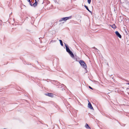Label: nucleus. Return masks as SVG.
<instances>
[{
    "label": "nucleus",
    "instance_id": "obj_29",
    "mask_svg": "<svg viewBox=\"0 0 129 129\" xmlns=\"http://www.w3.org/2000/svg\"><path fill=\"white\" fill-rule=\"evenodd\" d=\"M14 28H13V29H14Z\"/></svg>",
    "mask_w": 129,
    "mask_h": 129
},
{
    "label": "nucleus",
    "instance_id": "obj_26",
    "mask_svg": "<svg viewBox=\"0 0 129 129\" xmlns=\"http://www.w3.org/2000/svg\"><path fill=\"white\" fill-rule=\"evenodd\" d=\"M56 106H57V105H56V106L55 105V106L56 107H56Z\"/></svg>",
    "mask_w": 129,
    "mask_h": 129
},
{
    "label": "nucleus",
    "instance_id": "obj_8",
    "mask_svg": "<svg viewBox=\"0 0 129 129\" xmlns=\"http://www.w3.org/2000/svg\"><path fill=\"white\" fill-rule=\"evenodd\" d=\"M46 95L48 96L49 97H53V94L52 93H48L45 94Z\"/></svg>",
    "mask_w": 129,
    "mask_h": 129
},
{
    "label": "nucleus",
    "instance_id": "obj_24",
    "mask_svg": "<svg viewBox=\"0 0 129 129\" xmlns=\"http://www.w3.org/2000/svg\"><path fill=\"white\" fill-rule=\"evenodd\" d=\"M125 32L126 34H127V31L126 30H125Z\"/></svg>",
    "mask_w": 129,
    "mask_h": 129
},
{
    "label": "nucleus",
    "instance_id": "obj_11",
    "mask_svg": "<svg viewBox=\"0 0 129 129\" xmlns=\"http://www.w3.org/2000/svg\"><path fill=\"white\" fill-rule=\"evenodd\" d=\"M110 25L112 28L114 29H115L116 28V26L115 24H113L111 25Z\"/></svg>",
    "mask_w": 129,
    "mask_h": 129
},
{
    "label": "nucleus",
    "instance_id": "obj_6",
    "mask_svg": "<svg viewBox=\"0 0 129 129\" xmlns=\"http://www.w3.org/2000/svg\"><path fill=\"white\" fill-rule=\"evenodd\" d=\"M115 33L117 36L120 38H121V36L119 34V32L117 31H116L115 32Z\"/></svg>",
    "mask_w": 129,
    "mask_h": 129
},
{
    "label": "nucleus",
    "instance_id": "obj_13",
    "mask_svg": "<svg viewBox=\"0 0 129 129\" xmlns=\"http://www.w3.org/2000/svg\"><path fill=\"white\" fill-rule=\"evenodd\" d=\"M85 127L87 129H88L89 128V129H91L90 127L88 125L87 123H86L85 126Z\"/></svg>",
    "mask_w": 129,
    "mask_h": 129
},
{
    "label": "nucleus",
    "instance_id": "obj_4",
    "mask_svg": "<svg viewBox=\"0 0 129 129\" xmlns=\"http://www.w3.org/2000/svg\"><path fill=\"white\" fill-rule=\"evenodd\" d=\"M72 115L75 116H76L77 111L75 110H73L72 111V112L71 113Z\"/></svg>",
    "mask_w": 129,
    "mask_h": 129
},
{
    "label": "nucleus",
    "instance_id": "obj_3",
    "mask_svg": "<svg viewBox=\"0 0 129 129\" xmlns=\"http://www.w3.org/2000/svg\"><path fill=\"white\" fill-rule=\"evenodd\" d=\"M72 17V16H71L68 17H66L62 18L59 20V21L60 22H61L63 21H66L68 20L71 19Z\"/></svg>",
    "mask_w": 129,
    "mask_h": 129
},
{
    "label": "nucleus",
    "instance_id": "obj_5",
    "mask_svg": "<svg viewBox=\"0 0 129 129\" xmlns=\"http://www.w3.org/2000/svg\"><path fill=\"white\" fill-rule=\"evenodd\" d=\"M39 0H35V2L33 4H32V6L34 7H35L37 6V4L38 3V2Z\"/></svg>",
    "mask_w": 129,
    "mask_h": 129
},
{
    "label": "nucleus",
    "instance_id": "obj_2",
    "mask_svg": "<svg viewBox=\"0 0 129 129\" xmlns=\"http://www.w3.org/2000/svg\"><path fill=\"white\" fill-rule=\"evenodd\" d=\"M79 63L85 69H86L87 68V66L83 60H80L79 61Z\"/></svg>",
    "mask_w": 129,
    "mask_h": 129
},
{
    "label": "nucleus",
    "instance_id": "obj_19",
    "mask_svg": "<svg viewBox=\"0 0 129 129\" xmlns=\"http://www.w3.org/2000/svg\"><path fill=\"white\" fill-rule=\"evenodd\" d=\"M34 0H32V2H31V3L32 4H33L34 3Z\"/></svg>",
    "mask_w": 129,
    "mask_h": 129
},
{
    "label": "nucleus",
    "instance_id": "obj_22",
    "mask_svg": "<svg viewBox=\"0 0 129 129\" xmlns=\"http://www.w3.org/2000/svg\"><path fill=\"white\" fill-rule=\"evenodd\" d=\"M54 0V2H55V3H56V2H57V1H56V0Z\"/></svg>",
    "mask_w": 129,
    "mask_h": 129
},
{
    "label": "nucleus",
    "instance_id": "obj_28",
    "mask_svg": "<svg viewBox=\"0 0 129 129\" xmlns=\"http://www.w3.org/2000/svg\"><path fill=\"white\" fill-rule=\"evenodd\" d=\"M0 21H2V20H0Z\"/></svg>",
    "mask_w": 129,
    "mask_h": 129
},
{
    "label": "nucleus",
    "instance_id": "obj_23",
    "mask_svg": "<svg viewBox=\"0 0 129 129\" xmlns=\"http://www.w3.org/2000/svg\"><path fill=\"white\" fill-rule=\"evenodd\" d=\"M126 84H127V85H129V83H126Z\"/></svg>",
    "mask_w": 129,
    "mask_h": 129
},
{
    "label": "nucleus",
    "instance_id": "obj_20",
    "mask_svg": "<svg viewBox=\"0 0 129 129\" xmlns=\"http://www.w3.org/2000/svg\"><path fill=\"white\" fill-rule=\"evenodd\" d=\"M64 88H62V89H61V90H64Z\"/></svg>",
    "mask_w": 129,
    "mask_h": 129
},
{
    "label": "nucleus",
    "instance_id": "obj_18",
    "mask_svg": "<svg viewBox=\"0 0 129 129\" xmlns=\"http://www.w3.org/2000/svg\"><path fill=\"white\" fill-rule=\"evenodd\" d=\"M89 88L90 89H93V88L91 86H89Z\"/></svg>",
    "mask_w": 129,
    "mask_h": 129
},
{
    "label": "nucleus",
    "instance_id": "obj_21",
    "mask_svg": "<svg viewBox=\"0 0 129 129\" xmlns=\"http://www.w3.org/2000/svg\"><path fill=\"white\" fill-rule=\"evenodd\" d=\"M92 48H95V49H96V50H98L97 49L95 48V47H92Z\"/></svg>",
    "mask_w": 129,
    "mask_h": 129
},
{
    "label": "nucleus",
    "instance_id": "obj_10",
    "mask_svg": "<svg viewBox=\"0 0 129 129\" xmlns=\"http://www.w3.org/2000/svg\"><path fill=\"white\" fill-rule=\"evenodd\" d=\"M58 87L59 88H62H62H65L66 87V86L63 84H61V85H59Z\"/></svg>",
    "mask_w": 129,
    "mask_h": 129
},
{
    "label": "nucleus",
    "instance_id": "obj_12",
    "mask_svg": "<svg viewBox=\"0 0 129 129\" xmlns=\"http://www.w3.org/2000/svg\"><path fill=\"white\" fill-rule=\"evenodd\" d=\"M84 7L86 8V10H87L89 12H90V13H92L91 11H90L89 10V9L88 7L87 6L85 5L84 6Z\"/></svg>",
    "mask_w": 129,
    "mask_h": 129
},
{
    "label": "nucleus",
    "instance_id": "obj_14",
    "mask_svg": "<svg viewBox=\"0 0 129 129\" xmlns=\"http://www.w3.org/2000/svg\"><path fill=\"white\" fill-rule=\"evenodd\" d=\"M28 2L30 5L32 6L31 2H32V0H27Z\"/></svg>",
    "mask_w": 129,
    "mask_h": 129
},
{
    "label": "nucleus",
    "instance_id": "obj_16",
    "mask_svg": "<svg viewBox=\"0 0 129 129\" xmlns=\"http://www.w3.org/2000/svg\"><path fill=\"white\" fill-rule=\"evenodd\" d=\"M25 31L27 33H28L29 32H30V30L28 29H26Z\"/></svg>",
    "mask_w": 129,
    "mask_h": 129
},
{
    "label": "nucleus",
    "instance_id": "obj_9",
    "mask_svg": "<svg viewBox=\"0 0 129 129\" xmlns=\"http://www.w3.org/2000/svg\"><path fill=\"white\" fill-rule=\"evenodd\" d=\"M53 82H54V84L56 86H58L59 84H60V83L59 82L57 81H53Z\"/></svg>",
    "mask_w": 129,
    "mask_h": 129
},
{
    "label": "nucleus",
    "instance_id": "obj_7",
    "mask_svg": "<svg viewBox=\"0 0 129 129\" xmlns=\"http://www.w3.org/2000/svg\"><path fill=\"white\" fill-rule=\"evenodd\" d=\"M88 108H89L91 110H94L93 108L92 107V105L90 102H89V103L88 104Z\"/></svg>",
    "mask_w": 129,
    "mask_h": 129
},
{
    "label": "nucleus",
    "instance_id": "obj_27",
    "mask_svg": "<svg viewBox=\"0 0 129 129\" xmlns=\"http://www.w3.org/2000/svg\"><path fill=\"white\" fill-rule=\"evenodd\" d=\"M44 3L43 1L42 3V4H43Z\"/></svg>",
    "mask_w": 129,
    "mask_h": 129
},
{
    "label": "nucleus",
    "instance_id": "obj_1",
    "mask_svg": "<svg viewBox=\"0 0 129 129\" xmlns=\"http://www.w3.org/2000/svg\"><path fill=\"white\" fill-rule=\"evenodd\" d=\"M65 46L66 47V50L67 52H68L69 54L71 55V56L72 57H74V56L72 52L70 50L69 48L68 45L64 43Z\"/></svg>",
    "mask_w": 129,
    "mask_h": 129
},
{
    "label": "nucleus",
    "instance_id": "obj_15",
    "mask_svg": "<svg viewBox=\"0 0 129 129\" xmlns=\"http://www.w3.org/2000/svg\"><path fill=\"white\" fill-rule=\"evenodd\" d=\"M59 41L60 42V44L62 46H63V45L62 41V40H59Z\"/></svg>",
    "mask_w": 129,
    "mask_h": 129
},
{
    "label": "nucleus",
    "instance_id": "obj_17",
    "mask_svg": "<svg viewBox=\"0 0 129 129\" xmlns=\"http://www.w3.org/2000/svg\"><path fill=\"white\" fill-rule=\"evenodd\" d=\"M87 2L88 3L90 4V3L91 2V0H87Z\"/></svg>",
    "mask_w": 129,
    "mask_h": 129
},
{
    "label": "nucleus",
    "instance_id": "obj_25",
    "mask_svg": "<svg viewBox=\"0 0 129 129\" xmlns=\"http://www.w3.org/2000/svg\"><path fill=\"white\" fill-rule=\"evenodd\" d=\"M69 107H70L69 106H68V107H67V108L68 109V108H69Z\"/></svg>",
    "mask_w": 129,
    "mask_h": 129
}]
</instances>
